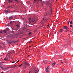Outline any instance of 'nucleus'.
<instances>
[{"mask_svg": "<svg viewBox=\"0 0 73 73\" xmlns=\"http://www.w3.org/2000/svg\"><path fill=\"white\" fill-rule=\"evenodd\" d=\"M31 32H30L29 33V35H31Z\"/></svg>", "mask_w": 73, "mask_h": 73, "instance_id": "30", "label": "nucleus"}, {"mask_svg": "<svg viewBox=\"0 0 73 73\" xmlns=\"http://www.w3.org/2000/svg\"><path fill=\"white\" fill-rule=\"evenodd\" d=\"M1 73H3V72H2Z\"/></svg>", "mask_w": 73, "mask_h": 73, "instance_id": "44", "label": "nucleus"}, {"mask_svg": "<svg viewBox=\"0 0 73 73\" xmlns=\"http://www.w3.org/2000/svg\"><path fill=\"white\" fill-rule=\"evenodd\" d=\"M43 20H44V21H45V20H46V18H43Z\"/></svg>", "mask_w": 73, "mask_h": 73, "instance_id": "19", "label": "nucleus"}, {"mask_svg": "<svg viewBox=\"0 0 73 73\" xmlns=\"http://www.w3.org/2000/svg\"><path fill=\"white\" fill-rule=\"evenodd\" d=\"M6 30L7 31H9V29H6Z\"/></svg>", "mask_w": 73, "mask_h": 73, "instance_id": "12", "label": "nucleus"}, {"mask_svg": "<svg viewBox=\"0 0 73 73\" xmlns=\"http://www.w3.org/2000/svg\"><path fill=\"white\" fill-rule=\"evenodd\" d=\"M8 43H9V44H11L12 43V42L9 41L8 42Z\"/></svg>", "mask_w": 73, "mask_h": 73, "instance_id": "17", "label": "nucleus"}, {"mask_svg": "<svg viewBox=\"0 0 73 73\" xmlns=\"http://www.w3.org/2000/svg\"><path fill=\"white\" fill-rule=\"evenodd\" d=\"M14 11V12H15V10H14V11Z\"/></svg>", "mask_w": 73, "mask_h": 73, "instance_id": "40", "label": "nucleus"}, {"mask_svg": "<svg viewBox=\"0 0 73 73\" xmlns=\"http://www.w3.org/2000/svg\"><path fill=\"white\" fill-rule=\"evenodd\" d=\"M64 29H67V28H68V27H66V26H64Z\"/></svg>", "mask_w": 73, "mask_h": 73, "instance_id": "6", "label": "nucleus"}, {"mask_svg": "<svg viewBox=\"0 0 73 73\" xmlns=\"http://www.w3.org/2000/svg\"><path fill=\"white\" fill-rule=\"evenodd\" d=\"M12 22H10V24H12Z\"/></svg>", "mask_w": 73, "mask_h": 73, "instance_id": "34", "label": "nucleus"}, {"mask_svg": "<svg viewBox=\"0 0 73 73\" xmlns=\"http://www.w3.org/2000/svg\"><path fill=\"white\" fill-rule=\"evenodd\" d=\"M29 43H31L32 42V41L31 40L30 41H29Z\"/></svg>", "mask_w": 73, "mask_h": 73, "instance_id": "23", "label": "nucleus"}, {"mask_svg": "<svg viewBox=\"0 0 73 73\" xmlns=\"http://www.w3.org/2000/svg\"><path fill=\"white\" fill-rule=\"evenodd\" d=\"M37 72V71L36 70H34V72H35V73H37V72Z\"/></svg>", "mask_w": 73, "mask_h": 73, "instance_id": "9", "label": "nucleus"}, {"mask_svg": "<svg viewBox=\"0 0 73 73\" xmlns=\"http://www.w3.org/2000/svg\"><path fill=\"white\" fill-rule=\"evenodd\" d=\"M19 61H20V60H18L17 61V63H18Z\"/></svg>", "mask_w": 73, "mask_h": 73, "instance_id": "25", "label": "nucleus"}, {"mask_svg": "<svg viewBox=\"0 0 73 73\" xmlns=\"http://www.w3.org/2000/svg\"><path fill=\"white\" fill-rule=\"evenodd\" d=\"M70 27H72V25H70Z\"/></svg>", "mask_w": 73, "mask_h": 73, "instance_id": "32", "label": "nucleus"}, {"mask_svg": "<svg viewBox=\"0 0 73 73\" xmlns=\"http://www.w3.org/2000/svg\"><path fill=\"white\" fill-rule=\"evenodd\" d=\"M4 60H5V61H7V60H8V59L7 58H5Z\"/></svg>", "mask_w": 73, "mask_h": 73, "instance_id": "15", "label": "nucleus"}, {"mask_svg": "<svg viewBox=\"0 0 73 73\" xmlns=\"http://www.w3.org/2000/svg\"><path fill=\"white\" fill-rule=\"evenodd\" d=\"M60 32H62V29H61L60 30Z\"/></svg>", "mask_w": 73, "mask_h": 73, "instance_id": "11", "label": "nucleus"}, {"mask_svg": "<svg viewBox=\"0 0 73 73\" xmlns=\"http://www.w3.org/2000/svg\"><path fill=\"white\" fill-rule=\"evenodd\" d=\"M16 26L17 27H19V25H17Z\"/></svg>", "mask_w": 73, "mask_h": 73, "instance_id": "20", "label": "nucleus"}, {"mask_svg": "<svg viewBox=\"0 0 73 73\" xmlns=\"http://www.w3.org/2000/svg\"><path fill=\"white\" fill-rule=\"evenodd\" d=\"M15 64H16V63H15Z\"/></svg>", "mask_w": 73, "mask_h": 73, "instance_id": "50", "label": "nucleus"}, {"mask_svg": "<svg viewBox=\"0 0 73 73\" xmlns=\"http://www.w3.org/2000/svg\"><path fill=\"white\" fill-rule=\"evenodd\" d=\"M50 70V67L49 66H48L46 68V72H47V73H48L49 72V70Z\"/></svg>", "mask_w": 73, "mask_h": 73, "instance_id": "3", "label": "nucleus"}, {"mask_svg": "<svg viewBox=\"0 0 73 73\" xmlns=\"http://www.w3.org/2000/svg\"><path fill=\"white\" fill-rule=\"evenodd\" d=\"M56 65V63H54L52 64L53 66H54V65Z\"/></svg>", "mask_w": 73, "mask_h": 73, "instance_id": "16", "label": "nucleus"}, {"mask_svg": "<svg viewBox=\"0 0 73 73\" xmlns=\"http://www.w3.org/2000/svg\"><path fill=\"white\" fill-rule=\"evenodd\" d=\"M42 7H44V5H42Z\"/></svg>", "mask_w": 73, "mask_h": 73, "instance_id": "37", "label": "nucleus"}, {"mask_svg": "<svg viewBox=\"0 0 73 73\" xmlns=\"http://www.w3.org/2000/svg\"><path fill=\"white\" fill-rule=\"evenodd\" d=\"M8 11H7V10H6L5 11V12H7V13H8Z\"/></svg>", "mask_w": 73, "mask_h": 73, "instance_id": "29", "label": "nucleus"}, {"mask_svg": "<svg viewBox=\"0 0 73 73\" xmlns=\"http://www.w3.org/2000/svg\"><path fill=\"white\" fill-rule=\"evenodd\" d=\"M30 47H31V46H30Z\"/></svg>", "mask_w": 73, "mask_h": 73, "instance_id": "41", "label": "nucleus"}, {"mask_svg": "<svg viewBox=\"0 0 73 73\" xmlns=\"http://www.w3.org/2000/svg\"><path fill=\"white\" fill-rule=\"evenodd\" d=\"M72 21H71L70 22V24H72Z\"/></svg>", "mask_w": 73, "mask_h": 73, "instance_id": "22", "label": "nucleus"}, {"mask_svg": "<svg viewBox=\"0 0 73 73\" xmlns=\"http://www.w3.org/2000/svg\"><path fill=\"white\" fill-rule=\"evenodd\" d=\"M49 25H47V26L48 27V26H49Z\"/></svg>", "mask_w": 73, "mask_h": 73, "instance_id": "36", "label": "nucleus"}, {"mask_svg": "<svg viewBox=\"0 0 73 73\" xmlns=\"http://www.w3.org/2000/svg\"><path fill=\"white\" fill-rule=\"evenodd\" d=\"M26 38H25V39Z\"/></svg>", "mask_w": 73, "mask_h": 73, "instance_id": "46", "label": "nucleus"}, {"mask_svg": "<svg viewBox=\"0 0 73 73\" xmlns=\"http://www.w3.org/2000/svg\"><path fill=\"white\" fill-rule=\"evenodd\" d=\"M16 66H12L11 68H15L16 67Z\"/></svg>", "mask_w": 73, "mask_h": 73, "instance_id": "8", "label": "nucleus"}, {"mask_svg": "<svg viewBox=\"0 0 73 73\" xmlns=\"http://www.w3.org/2000/svg\"><path fill=\"white\" fill-rule=\"evenodd\" d=\"M66 61V60H65V61L64 62H65V61Z\"/></svg>", "mask_w": 73, "mask_h": 73, "instance_id": "39", "label": "nucleus"}, {"mask_svg": "<svg viewBox=\"0 0 73 73\" xmlns=\"http://www.w3.org/2000/svg\"><path fill=\"white\" fill-rule=\"evenodd\" d=\"M38 71H39V70H38Z\"/></svg>", "mask_w": 73, "mask_h": 73, "instance_id": "48", "label": "nucleus"}, {"mask_svg": "<svg viewBox=\"0 0 73 73\" xmlns=\"http://www.w3.org/2000/svg\"><path fill=\"white\" fill-rule=\"evenodd\" d=\"M66 33H67V31H66Z\"/></svg>", "mask_w": 73, "mask_h": 73, "instance_id": "35", "label": "nucleus"}, {"mask_svg": "<svg viewBox=\"0 0 73 73\" xmlns=\"http://www.w3.org/2000/svg\"><path fill=\"white\" fill-rule=\"evenodd\" d=\"M68 24H69V22H68Z\"/></svg>", "mask_w": 73, "mask_h": 73, "instance_id": "47", "label": "nucleus"}, {"mask_svg": "<svg viewBox=\"0 0 73 73\" xmlns=\"http://www.w3.org/2000/svg\"><path fill=\"white\" fill-rule=\"evenodd\" d=\"M22 65H23L22 64H21L19 66V67H21V66H22Z\"/></svg>", "mask_w": 73, "mask_h": 73, "instance_id": "18", "label": "nucleus"}, {"mask_svg": "<svg viewBox=\"0 0 73 73\" xmlns=\"http://www.w3.org/2000/svg\"><path fill=\"white\" fill-rule=\"evenodd\" d=\"M11 7V6L9 5L7 7V8H10Z\"/></svg>", "mask_w": 73, "mask_h": 73, "instance_id": "10", "label": "nucleus"}, {"mask_svg": "<svg viewBox=\"0 0 73 73\" xmlns=\"http://www.w3.org/2000/svg\"><path fill=\"white\" fill-rule=\"evenodd\" d=\"M1 68L2 69H3V70H4V69H5L3 68V67H2V66H1Z\"/></svg>", "mask_w": 73, "mask_h": 73, "instance_id": "13", "label": "nucleus"}, {"mask_svg": "<svg viewBox=\"0 0 73 73\" xmlns=\"http://www.w3.org/2000/svg\"><path fill=\"white\" fill-rule=\"evenodd\" d=\"M0 33H3V32H2V31H0Z\"/></svg>", "mask_w": 73, "mask_h": 73, "instance_id": "21", "label": "nucleus"}, {"mask_svg": "<svg viewBox=\"0 0 73 73\" xmlns=\"http://www.w3.org/2000/svg\"><path fill=\"white\" fill-rule=\"evenodd\" d=\"M47 14H48V13H46V14L45 15V16H44V17H45V16H47Z\"/></svg>", "mask_w": 73, "mask_h": 73, "instance_id": "14", "label": "nucleus"}, {"mask_svg": "<svg viewBox=\"0 0 73 73\" xmlns=\"http://www.w3.org/2000/svg\"><path fill=\"white\" fill-rule=\"evenodd\" d=\"M42 5H43V4H42Z\"/></svg>", "mask_w": 73, "mask_h": 73, "instance_id": "45", "label": "nucleus"}, {"mask_svg": "<svg viewBox=\"0 0 73 73\" xmlns=\"http://www.w3.org/2000/svg\"><path fill=\"white\" fill-rule=\"evenodd\" d=\"M13 16H11V17L9 18V20H11V19H13Z\"/></svg>", "mask_w": 73, "mask_h": 73, "instance_id": "7", "label": "nucleus"}, {"mask_svg": "<svg viewBox=\"0 0 73 73\" xmlns=\"http://www.w3.org/2000/svg\"><path fill=\"white\" fill-rule=\"evenodd\" d=\"M33 3H37L38 2V1H39L40 0H33ZM41 1V0H40Z\"/></svg>", "mask_w": 73, "mask_h": 73, "instance_id": "4", "label": "nucleus"}, {"mask_svg": "<svg viewBox=\"0 0 73 73\" xmlns=\"http://www.w3.org/2000/svg\"><path fill=\"white\" fill-rule=\"evenodd\" d=\"M64 70V69H62V70Z\"/></svg>", "mask_w": 73, "mask_h": 73, "instance_id": "49", "label": "nucleus"}, {"mask_svg": "<svg viewBox=\"0 0 73 73\" xmlns=\"http://www.w3.org/2000/svg\"><path fill=\"white\" fill-rule=\"evenodd\" d=\"M29 21V24H31V25H33V24H34L33 23V22L35 21V19L32 18H30L29 19H28Z\"/></svg>", "mask_w": 73, "mask_h": 73, "instance_id": "1", "label": "nucleus"}, {"mask_svg": "<svg viewBox=\"0 0 73 73\" xmlns=\"http://www.w3.org/2000/svg\"><path fill=\"white\" fill-rule=\"evenodd\" d=\"M6 69H8V68H7Z\"/></svg>", "mask_w": 73, "mask_h": 73, "instance_id": "43", "label": "nucleus"}, {"mask_svg": "<svg viewBox=\"0 0 73 73\" xmlns=\"http://www.w3.org/2000/svg\"><path fill=\"white\" fill-rule=\"evenodd\" d=\"M3 31L5 33H6V31H5V30H4Z\"/></svg>", "mask_w": 73, "mask_h": 73, "instance_id": "24", "label": "nucleus"}, {"mask_svg": "<svg viewBox=\"0 0 73 73\" xmlns=\"http://www.w3.org/2000/svg\"><path fill=\"white\" fill-rule=\"evenodd\" d=\"M9 70H10L9 69L7 71V72H9Z\"/></svg>", "mask_w": 73, "mask_h": 73, "instance_id": "28", "label": "nucleus"}, {"mask_svg": "<svg viewBox=\"0 0 73 73\" xmlns=\"http://www.w3.org/2000/svg\"><path fill=\"white\" fill-rule=\"evenodd\" d=\"M23 64L25 66V68H26L27 66H29V64L28 62H24Z\"/></svg>", "mask_w": 73, "mask_h": 73, "instance_id": "2", "label": "nucleus"}, {"mask_svg": "<svg viewBox=\"0 0 73 73\" xmlns=\"http://www.w3.org/2000/svg\"><path fill=\"white\" fill-rule=\"evenodd\" d=\"M69 28L68 27H67V30H69Z\"/></svg>", "mask_w": 73, "mask_h": 73, "instance_id": "31", "label": "nucleus"}, {"mask_svg": "<svg viewBox=\"0 0 73 73\" xmlns=\"http://www.w3.org/2000/svg\"><path fill=\"white\" fill-rule=\"evenodd\" d=\"M61 63H62V64L63 62H61Z\"/></svg>", "mask_w": 73, "mask_h": 73, "instance_id": "42", "label": "nucleus"}, {"mask_svg": "<svg viewBox=\"0 0 73 73\" xmlns=\"http://www.w3.org/2000/svg\"><path fill=\"white\" fill-rule=\"evenodd\" d=\"M14 62H16V61H13L12 62V63H14Z\"/></svg>", "mask_w": 73, "mask_h": 73, "instance_id": "26", "label": "nucleus"}, {"mask_svg": "<svg viewBox=\"0 0 73 73\" xmlns=\"http://www.w3.org/2000/svg\"><path fill=\"white\" fill-rule=\"evenodd\" d=\"M67 31H69V30H67Z\"/></svg>", "mask_w": 73, "mask_h": 73, "instance_id": "33", "label": "nucleus"}, {"mask_svg": "<svg viewBox=\"0 0 73 73\" xmlns=\"http://www.w3.org/2000/svg\"><path fill=\"white\" fill-rule=\"evenodd\" d=\"M7 1L9 3H12V2H13V1L12 0H8Z\"/></svg>", "mask_w": 73, "mask_h": 73, "instance_id": "5", "label": "nucleus"}, {"mask_svg": "<svg viewBox=\"0 0 73 73\" xmlns=\"http://www.w3.org/2000/svg\"><path fill=\"white\" fill-rule=\"evenodd\" d=\"M8 13H11V11H8Z\"/></svg>", "mask_w": 73, "mask_h": 73, "instance_id": "27", "label": "nucleus"}, {"mask_svg": "<svg viewBox=\"0 0 73 73\" xmlns=\"http://www.w3.org/2000/svg\"><path fill=\"white\" fill-rule=\"evenodd\" d=\"M15 0V1H17V0Z\"/></svg>", "mask_w": 73, "mask_h": 73, "instance_id": "38", "label": "nucleus"}]
</instances>
